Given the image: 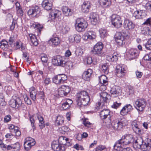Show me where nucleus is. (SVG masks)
<instances>
[{
    "label": "nucleus",
    "instance_id": "nucleus-1",
    "mask_svg": "<svg viewBox=\"0 0 151 151\" xmlns=\"http://www.w3.org/2000/svg\"><path fill=\"white\" fill-rule=\"evenodd\" d=\"M76 101L78 105L80 106L87 105L90 101L88 93L84 91L79 92L76 96Z\"/></svg>",
    "mask_w": 151,
    "mask_h": 151
},
{
    "label": "nucleus",
    "instance_id": "nucleus-2",
    "mask_svg": "<svg viewBox=\"0 0 151 151\" xmlns=\"http://www.w3.org/2000/svg\"><path fill=\"white\" fill-rule=\"evenodd\" d=\"M134 141L133 135L131 134H125L121 138L117 141L114 145L127 146L132 145Z\"/></svg>",
    "mask_w": 151,
    "mask_h": 151
},
{
    "label": "nucleus",
    "instance_id": "nucleus-3",
    "mask_svg": "<svg viewBox=\"0 0 151 151\" xmlns=\"http://www.w3.org/2000/svg\"><path fill=\"white\" fill-rule=\"evenodd\" d=\"M88 26L87 22L83 18H78L76 20L75 28L76 30L78 32L84 31Z\"/></svg>",
    "mask_w": 151,
    "mask_h": 151
},
{
    "label": "nucleus",
    "instance_id": "nucleus-4",
    "mask_svg": "<svg viewBox=\"0 0 151 151\" xmlns=\"http://www.w3.org/2000/svg\"><path fill=\"white\" fill-rule=\"evenodd\" d=\"M36 118L39 121V126L40 128L41 129H43L45 127L43 118L40 114L37 113L34 114L32 116L29 117L30 121L31 123V126L33 127V129L34 130L35 129L34 124Z\"/></svg>",
    "mask_w": 151,
    "mask_h": 151
},
{
    "label": "nucleus",
    "instance_id": "nucleus-5",
    "mask_svg": "<svg viewBox=\"0 0 151 151\" xmlns=\"http://www.w3.org/2000/svg\"><path fill=\"white\" fill-rule=\"evenodd\" d=\"M111 112L109 109H104L100 112L101 118L106 123L109 124L111 122Z\"/></svg>",
    "mask_w": 151,
    "mask_h": 151
},
{
    "label": "nucleus",
    "instance_id": "nucleus-6",
    "mask_svg": "<svg viewBox=\"0 0 151 151\" xmlns=\"http://www.w3.org/2000/svg\"><path fill=\"white\" fill-rule=\"evenodd\" d=\"M52 62L54 65L63 67L65 66L66 63L65 58L59 55L54 56L52 60Z\"/></svg>",
    "mask_w": 151,
    "mask_h": 151
},
{
    "label": "nucleus",
    "instance_id": "nucleus-7",
    "mask_svg": "<svg viewBox=\"0 0 151 151\" xmlns=\"http://www.w3.org/2000/svg\"><path fill=\"white\" fill-rule=\"evenodd\" d=\"M146 105V101L143 99L136 100L134 104L135 108L138 111H142L144 110Z\"/></svg>",
    "mask_w": 151,
    "mask_h": 151
},
{
    "label": "nucleus",
    "instance_id": "nucleus-8",
    "mask_svg": "<svg viewBox=\"0 0 151 151\" xmlns=\"http://www.w3.org/2000/svg\"><path fill=\"white\" fill-rule=\"evenodd\" d=\"M112 25L116 28L120 27L122 25V21L120 17L117 14H113L111 17Z\"/></svg>",
    "mask_w": 151,
    "mask_h": 151
},
{
    "label": "nucleus",
    "instance_id": "nucleus-9",
    "mask_svg": "<svg viewBox=\"0 0 151 151\" xmlns=\"http://www.w3.org/2000/svg\"><path fill=\"white\" fill-rule=\"evenodd\" d=\"M36 143L35 139L30 137H27L24 140V149L26 151L29 150Z\"/></svg>",
    "mask_w": 151,
    "mask_h": 151
},
{
    "label": "nucleus",
    "instance_id": "nucleus-10",
    "mask_svg": "<svg viewBox=\"0 0 151 151\" xmlns=\"http://www.w3.org/2000/svg\"><path fill=\"white\" fill-rule=\"evenodd\" d=\"M67 76L65 74H59L55 76L52 78L53 82L56 84L63 83L67 80Z\"/></svg>",
    "mask_w": 151,
    "mask_h": 151
},
{
    "label": "nucleus",
    "instance_id": "nucleus-11",
    "mask_svg": "<svg viewBox=\"0 0 151 151\" xmlns=\"http://www.w3.org/2000/svg\"><path fill=\"white\" fill-rule=\"evenodd\" d=\"M9 105L11 107L16 109H18L22 104L21 100L18 97L12 99L9 101Z\"/></svg>",
    "mask_w": 151,
    "mask_h": 151
},
{
    "label": "nucleus",
    "instance_id": "nucleus-12",
    "mask_svg": "<svg viewBox=\"0 0 151 151\" xmlns=\"http://www.w3.org/2000/svg\"><path fill=\"white\" fill-rule=\"evenodd\" d=\"M71 91L69 86L62 85L58 90V95L60 97L67 96Z\"/></svg>",
    "mask_w": 151,
    "mask_h": 151
},
{
    "label": "nucleus",
    "instance_id": "nucleus-13",
    "mask_svg": "<svg viewBox=\"0 0 151 151\" xmlns=\"http://www.w3.org/2000/svg\"><path fill=\"white\" fill-rule=\"evenodd\" d=\"M111 124L114 129L120 130L126 125L125 121L124 119H122L120 121H114Z\"/></svg>",
    "mask_w": 151,
    "mask_h": 151
},
{
    "label": "nucleus",
    "instance_id": "nucleus-14",
    "mask_svg": "<svg viewBox=\"0 0 151 151\" xmlns=\"http://www.w3.org/2000/svg\"><path fill=\"white\" fill-rule=\"evenodd\" d=\"M61 14V12L60 11L55 9H53L49 14L47 22H51L54 21L56 18L60 17Z\"/></svg>",
    "mask_w": 151,
    "mask_h": 151
},
{
    "label": "nucleus",
    "instance_id": "nucleus-15",
    "mask_svg": "<svg viewBox=\"0 0 151 151\" xmlns=\"http://www.w3.org/2000/svg\"><path fill=\"white\" fill-rule=\"evenodd\" d=\"M127 68L124 65H117L116 67V76L119 77H123L127 73Z\"/></svg>",
    "mask_w": 151,
    "mask_h": 151
},
{
    "label": "nucleus",
    "instance_id": "nucleus-16",
    "mask_svg": "<svg viewBox=\"0 0 151 151\" xmlns=\"http://www.w3.org/2000/svg\"><path fill=\"white\" fill-rule=\"evenodd\" d=\"M103 45L101 42H98L94 46L92 52L94 54L100 55L101 54Z\"/></svg>",
    "mask_w": 151,
    "mask_h": 151
},
{
    "label": "nucleus",
    "instance_id": "nucleus-17",
    "mask_svg": "<svg viewBox=\"0 0 151 151\" xmlns=\"http://www.w3.org/2000/svg\"><path fill=\"white\" fill-rule=\"evenodd\" d=\"M116 42L119 45H122L125 43L124 36L120 32H117L115 35Z\"/></svg>",
    "mask_w": 151,
    "mask_h": 151
},
{
    "label": "nucleus",
    "instance_id": "nucleus-18",
    "mask_svg": "<svg viewBox=\"0 0 151 151\" xmlns=\"http://www.w3.org/2000/svg\"><path fill=\"white\" fill-rule=\"evenodd\" d=\"M52 147L55 151H64L65 149L64 146H62L57 141H53L51 145Z\"/></svg>",
    "mask_w": 151,
    "mask_h": 151
},
{
    "label": "nucleus",
    "instance_id": "nucleus-19",
    "mask_svg": "<svg viewBox=\"0 0 151 151\" xmlns=\"http://www.w3.org/2000/svg\"><path fill=\"white\" fill-rule=\"evenodd\" d=\"M40 11V9L39 7L36 6L30 9L27 12V14L29 16L35 17L37 16Z\"/></svg>",
    "mask_w": 151,
    "mask_h": 151
},
{
    "label": "nucleus",
    "instance_id": "nucleus-20",
    "mask_svg": "<svg viewBox=\"0 0 151 151\" xmlns=\"http://www.w3.org/2000/svg\"><path fill=\"white\" fill-rule=\"evenodd\" d=\"M96 37V33L93 31H88L85 33L83 36V39L87 40L88 39L93 40Z\"/></svg>",
    "mask_w": 151,
    "mask_h": 151
},
{
    "label": "nucleus",
    "instance_id": "nucleus-21",
    "mask_svg": "<svg viewBox=\"0 0 151 151\" xmlns=\"http://www.w3.org/2000/svg\"><path fill=\"white\" fill-rule=\"evenodd\" d=\"M123 26L126 30H132L135 27V25L132 22L127 19H125Z\"/></svg>",
    "mask_w": 151,
    "mask_h": 151
},
{
    "label": "nucleus",
    "instance_id": "nucleus-22",
    "mask_svg": "<svg viewBox=\"0 0 151 151\" xmlns=\"http://www.w3.org/2000/svg\"><path fill=\"white\" fill-rule=\"evenodd\" d=\"M138 54V51L136 49L131 48L129 51L128 56L129 60H132L137 58Z\"/></svg>",
    "mask_w": 151,
    "mask_h": 151
},
{
    "label": "nucleus",
    "instance_id": "nucleus-23",
    "mask_svg": "<svg viewBox=\"0 0 151 151\" xmlns=\"http://www.w3.org/2000/svg\"><path fill=\"white\" fill-rule=\"evenodd\" d=\"M120 91L119 86H114L111 88L110 93L112 97H116L118 96Z\"/></svg>",
    "mask_w": 151,
    "mask_h": 151
},
{
    "label": "nucleus",
    "instance_id": "nucleus-24",
    "mask_svg": "<svg viewBox=\"0 0 151 151\" xmlns=\"http://www.w3.org/2000/svg\"><path fill=\"white\" fill-rule=\"evenodd\" d=\"M151 147V141L150 139H147V141L144 142L141 145V148L143 151L149 150Z\"/></svg>",
    "mask_w": 151,
    "mask_h": 151
},
{
    "label": "nucleus",
    "instance_id": "nucleus-25",
    "mask_svg": "<svg viewBox=\"0 0 151 151\" xmlns=\"http://www.w3.org/2000/svg\"><path fill=\"white\" fill-rule=\"evenodd\" d=\"M92 70L88 69L86 71H85L82 75V77L83 79L85 81H89L90 80L92 73Z\"/></svg>",
    "mask_w": 151,
    "mask_h": 151
},
{
    "label": "nucleus",
    "instance_id": "nucleus-26",
    "mask_svg": "<svg viewBox=\"0 0 151 151\" xmlns=\"http://www.w3.org/2000/svg\"><path fill=\"white\" fill-rule=\"evenodd\" d=\"M91 7L90 3L89 2H84L81 6V11L86 13H88Z\"/></svg>",
    "mask_w": 151,
    "mask_h": 151
},
{
    "label": "nucleus",
    "instance_id": "nucleus-27",
    "mask_svg": "<svg viewBox=\"0 0 151 151\" xmlns=\"http://www.w3.org/2000/svg\"><path fill=\"white\" fill-rule=\"evenodd\" d=\"M20 148V145L18 142H17L14 144L8 145L7 147V150H12V151H19Z\"/></svg>",
    "mask_w": 151,
    "mask_h": 151
},
{
    "label": "nucleus",
    "instance_id": "nucleus-28",
    "mask_svg": "<svg viewBox=\"0 0 151 151\" xmlns=\"http://www.w3.org/2000/svg\"><path fill=\"white\" fill-rule=\"evenodd\" d=\"M144 142L142 138L140 136L137 138L136 139L134 138V141L132 145L133 146H135L137 148H140L141 145Z\"/></svg>",
    "mask_w": 151,
    "mask_h": 151
},
{
    "label": "nucleus",
    "instance_id": "nucleus-29",
    "mask_svg": "<svg viewBox=\"0 0 151 151\" xmlns=\"http://www.w3.org/2000/svg\"><path fill=\"white\" fill-rule=\"evenodd\" d=\"M49 42L52 46L55 47L60 44V40L58 37H55L51 38Z\"/></svg>",
    "mask_w": 151,
    "mask_h": 151
},
{
    "label": "nucleus",
    "instance_id": "nucleus-30",
    "mask_svg": "<svg viewBox=\"0 0 151 151\" xmlns=\"http://www.w3.org/2000/svg\"><path fill=\"white\" fill-rule=\"evenodd\" d=\"M42 6L47 10H51L52 7V4L49 1V0H44L42 3Z\"/></svg>",
    "mask_w": 151,
    "mask_h": 151
},
{
    "label": "nucleus",
    "instance_id": "nucleus-31",
    "mask_svg": "<svg viewBox=\"0 0 151 151\" xmlns=\"http://www.w3.org/2000/svg\"><path fill=\"white\" fill-rule=\"evenodd\" d=\"M59 142L61 145H65L70 146V144L69 142L68 139L65 137L61 136L59 137L58 139Z\"/></svg>",
    "mask_w": 151,
    "mask_h": 151
},
{
    "label": "nucleus",
    "instance_id": "nucleus-32",
    "mask_svg": "<svg viewBox=\"0 0 151 151\" xmlns=\"http://www.w3.org/2000/svg\"><path fill=\"white\" fill-rule=\"evenodd\" d=\"M30 97L33 101L36 99V96L37 95V91L33 87H31L29 90Z\"/></svg>",
    "mask_w": 151,
    "mask_h": 151
},
{
    "label": "nucleus",
    "instance_id": "nucleus-33",
    "mask_svg": "<svg viewBox=\"0 0 151 151\" xmlns=\"http://www.w3.org/2000/svg\"><path fill=\"white\" fill-rule=\"evenodd\" d=\"M118 55L116 53H114L111 55H107L106 60L109 61H116L118 59Z\"/></svg>",
    "mask_w": 151,
    "mask_h": 151
},
{
    "label": "nucleus",
    "instance_id": "nucleus-34",
    "mask_svg": "<svg viewBox=\"0 0 151 151\" xmlns=\"http://www.w3.org/2000/svg\"><path fill=\"white\" fill-rule=\"evenodd\" d=\"M122 145H114V149L117 151H132L129 147L123 148Z\"/></svg>",
    "mask_w": 151,
    "mask_h": 151
},
{
    "label": "nucleus",
    "instance_id": "nucleus-35",
    "mask_svg": "<svg viewBox=\"0 0 151 151\" xmlns=\"http://www.w3.org/2000/svg\"><path fill=\"white\" fill-rule=\"evenodd\" d=\"M141 33L145 35L151 36V28L147 27H145L141 29Z\"/></svg>",
    "mask_w": 151,
    "mask_h": 151
},
{
    "label": "nucleus",
    "instance_id": "nucleus-36",
    "mask_svg": "<svg viewBox=\"0 0 151 151\" xmlns=\"http://www.w3.org/2000/svg\"><path fill=\"white\" fill-rule=\"evenodd\" d=\"M97 16L96 14L95 13H91L90 14L89 18L91 24L93 25H95L96 23Z\"/></svg>",
    "mask_w": 151,
    "mask_h": 151
},
{
    "label": "nucleus",
    "instance_id": "nucleus-37",
    "mask_svg": "<svg viewBox=\"0 0 151 151\" xmlns=\"http://www.w3.org/2000/svg\"><path fill=\"white\" fill-rule=\"evenodd\" d=\"M62 9L63 14L66 16H70L72 14L71 9L68 8L67 6H63L62 7Z\"/></svg>",
    "mask_w": 151,
    "mask_h": 151
},
{
    "label": "nucleus",
    "instance_id": "nucleus-38",
    "mask_svg": "<svg viewBox=\"0 0 151 151\" xmlns=\"http://www.w3.org/2000/svg\"><path fill=\"white\" fill-rule=\"evenodd\" d=\"M31 42V45L36 46L38 44L37 39L36 36L33 34H29V35Z\"/></svg>",
    "mask_w": 151,
    "mask_h": 151
},
{
    "label": "nucleus",
    "instance_id": "nucleus-39",
    "mask_svg": "<svg viewBox=\"0 0 151 151\" xmlns=\"http://www.w3.org/2000/svg\"><path fill=\"white\" fill-rule=\"evenodd\" d=\"M99 82L103 85H107L108 84V79L105 75H102L99 78Z\"/></svg>",
    "mask_w": 151,
    "mask_h": 151
},
{
    "label": "nucleus",
    "instance_id": "nucleus-40",
    "mask_svg": "<svg viewBox=\"0 0 151 151\" xmlns=\"http://www.w3.org/2000/svg\"><path fill=\"white\" fill-rule=\"evenodd\" d=\"M101 5L104 8L109 7L111 4L110 0H99Z\"/></svg>",
    "mask_w": 151,
    "mask_h": 151
},
{
    "label": "nucleus",
    "instance_id": "nucleus-41",
    "mask_svg": "<svg viewBox=\"0 0 151 151\" xmlns=\"http://www.w3.org/2000/svg\"><path fill=\"white\" fill-rule=\"evenodd\" d=\"M143 10H142L135 11L133 14V16L136 19H142L143 18V17L144 16V14H143Z\"/></svg>",
    "mask_w": 151,
    "mask_h": 151
},
{
    "label": "nucleus",
    "instance_id": "nucleus-42",
    "mask_svg": "<svg viewBox=\"0 0 151 151\" xmlns=\"http://www.w3.org/2000/svg\"><path fill=\"white\" fill-rule=\"evenodd\" d=\"M64 122L63 117L60 116H58L57 117L55 122V124L56 125L58 126L62 125Z\"/></svg>",
    "mask_w": 151,
    "mask_h": 151
},
{
    "label": "nucleus",
    "instance_id": "nucleus-43",
    "mask_svg": "<svg viewBox=\"0 0 151 151\" xmlns=\"http://www.w3.org/2000/svg\"><path fill=\"white\" fill-rule=\"evenodd\" d=\"M0 47L4 50H6L8 48V42L2 41L0 43Z\"/></svg>",
    "mask_w": 151,
    "mask_h": 151
},
{
    "label": "nucleus",
    "instance_id": "nucleus-44",
    "mask_svg": "<svg viewBox=\"0 0 151 151\" xmlns=\"http://www.w3.org/2000/svg\"><path fill=\"white\" fill-rule=\"evenodd\" d=\"M101 99H103L105 102H106L108 99V98L109 97V95L108 93L105 92H101L100 94Z\"/></svg>",
    "mask_w": 151,
    "mask_h": 151
},
{
    "label": "nucleus",
    "instance_id": "nucleus-45",
    "mask_svg": "<svg viewBox=\"0 0 151 151\" xmlns=\"http://www.w3.org/2000/svg\"><path fill=\"white\" fill-rule=\"evenodd\" d=\"M99 32L100 37L102 38H104L107 36L106 31L105 29H101L99 30Z\"/></svg>",
    "mask_w": 151,
    "mask_h": 151
},
{
    "label": "nucleus",
    "instance_id": "nucleus-46",
    "mask_svg": "<svg viewBox=\"0 0 151 151\" xmlns=\"http://www.w3.org/2000/svg\"><path fill=\"white\" fill-rule=\"evenodd\" d=\"M70 28L67 26H63L60 28V30L63 34L67 33L69 31Z\"/></svg>",
    "mask_w": 151,
    "mask_h": 151
},
{
    "label": "nucleus",
    "instance_id": "nucleus-47",
    "mask_svg": "<svg viewBox=\"0 0 151 151\" xmlns=\"http://www.w3.org/2000/svg\"><path fill=\"white\" fill-rule=\"evenodd\" d=\"M8 128L10 130V132L12 133H14V132L18 129V127L12 124H10L8 125Z\"/></svg>",
    "mask_w": 151,
    "mask_h": 151
},
{
    "label": "nucleus",
    "instance_id": "nucleus-48",
    "mask_svg": "<svg viewBox=\"0 0 151 151\" xmlns=\"http://www.w3.org/2000/svg\"><path fill=\"white\" fill-rule=\"evenodd\" d=\"M36 97L38 99H42V100H44L45 98L44 92L43 91L39 92L37 94Z\"/></svg>",
    "mask_w": 151,
    "mask_h": 151
},
{
    "label": "nucleus",
    "instance_id": "nucleus-49",
    "mask_svg": "<svg viewBox=\"0 0 151 151\" xmlns=\"http://www.w3.org/2000/svg\"><path fill=\"white\" fill-rule=\"evenodd\" d=\"M40 59L44 65V63H46L48 60L47 56L45 54H42L40 55Z\"/></svg>",
    "mask_w": 151,
    "mask_h": 151
},
{
    "label": "nucleus",
    "instance_id": "nucleus-50",
    "mask_svg": "<svg viewBox=\"0 0 151 151\" xmlns=\"http://www.w3.org/2000/svg\"><path fill=\"white\" fill-rule=\"evenodd\" d=\"M145 47L147 50H151V38L148 40L145 44Z\"/></svg>",
    "mask_w": 151,
    "mask_h": 151
},
{
    "label": "nucleus",
    "instance_id": "nucleus-51",
    "mask_svg": "<svg viewBox=\"0 0 151 151\" xmlns=\"http://www.w3.org/2000/svg\"><path fill=\"white\" fill-rule=\"evenodd\" d=\"M106 147L105 146L99 145L97 146L95 149L96 151H105Z\"/></svg>",
    "mask_w": 151,
    "mask_h": 151
},
{
    "label": "nucleus",
    "instance_id": "nucleus-52",
    "mask_svg": "<svg viewBox=\"0 0 151 151\" xmlns=\"http://www.w3.org/2000/svg\"><path fill=\"white\" fill-rule=\"evenodd\" d=\"M135 128H133L132 129L134 132L136 134H140L141 133V129L139 128V125L135 127Z\"/></svg>",
    "mask_w": 151,
    "mask_h": 151
},
{
    "label": "nucleus",
    "instance_id": "nucleus-53",
    "mask_svg": "<svg viewBox=\"0 0 151 151\" xmlns=\"http://www.w3.org/2000/svg\"><path fill=\"white\" fill-rule=\"evenodd\" d=\"M135 128H133L132 129L134 132L136 134H140L141 133V129L139 128V125L135 127Z\"/></svg>",
    "mask_w": 151,
    "mask_h": 151
},
{
    "label": "nucleus",
    "instance_id": "nucleus-54",
    "mask_svg": "<svg viewBox=\"0 0 151 151\" xmlns=\"http://www.w3.org/2000/svg\"><path fill=\"white\" fill-rule=\"evenodd\" d=\"M84 125L88 128L90 127L92 124L88 121V119H85L83 121Z\"/></svg>",
    "mask_w": 151,
    "mask_h": 151
},
{
    "label": "nucleus",
    "instance_id": "nucleus-55",
    "mask_svg": "<svg viewBox=\"0 0 151 151\" xmlns=\"http://www.w3.org/2000/svg\"><path fill=\"white\" fill-rule=\"evenodd\" d=\"M24 101L25 103L27 104L30 105L32 104L31 100L28 97L27 95H25L24 96Z\"/></svg>",
    "mask_w": 151,
    "mask_h": 151
},
{
    "label": "nucleus",
    "instance_id": "nucleus-56",
    "mask_svg": "<svg viewBox=\"0 0 151 151\" xmlns=\"http://www.w3.org/2000/svg\"><path fill=\"white\" fill-rule=\"evenodd\" d=\"M23 59L26 60L27 62L30 63V61L29 59V56L26 52H24L23 54Z\"/></svg>",
    "mask_w": 151,
    "mask_h": 151
},
{
    "label": "nucleus",
    "instance_id": "nucleus-57",
    "mask_svg": "<svg viewBox=\"0 0 151 151\" xmlns=\"http://www.w3.org/2000/svg\"><path fill=\"white\" fill-rule=\"evenodd\" d=\"M77 56H81L83 54L82 50L81 49L78 48L76 50L75 52Z\"/></svg>",
    "mask_w": 151,
    "mask_h": 151
},
{
    "label": "nucleus",
    "instance_id": "nucleus-58",
    "mask_svg": "<svg viewBox=\"0 0 151 151\" xmlns=\"http://www.w3.org/2000/svg\"><path fill=\"white\" fill-rule=\"evenodd\" d=\"M121 105V103H118L116 101L114 102L113 105L111 106V107L115 109H117Z\"/></svg>",
    "mask_w": 151,
    "mask_h": 151
},
{
    "label": "nucleus",
    "instance_id": "nucleus-59",
    "mask_svg": "<svg viewBox=\"0 0 151 151\" xmlns=\"http://www.w3.org/2000/svg\"><path fill=\"white\" fill-rule=\"evenodd\" d=\"M128 113V112L126 110L125 107H123L120 111V114L122 116H124L127 115Z\"/></svg>",
    "mask_w": 151,
    "mask_h": 151
},
{
    "label": "nucleus",
    "instance_id": "nucleus-60",
    "mask_svg": "<svg viewBox=\"0 0 151 151\" xmlns=\"http://www.w3.org/2000/svg\"><path fill=\"white\" fill-rule=\"evenodd\" d=\"M124 107H125L126 110L128 113L132 111L133 109L132 106L130 104H127Z\"/></svg>",
    "mask_w": 151,
    "mask_h": 151
},
{
    "label": "nucleus",
    "instance_id": "nucleus-61",
    "mask_svg": "<svg viewBox=\"0 0 151 151\" xmlns=\"http://www.w3.org/2000/svg\"><path fill=\"white\" fill-rule=\"evenodd\" d=\"M102 68L103 72L105 73L108 72V66L106 64H104L102 65Z\"/></svg>",
    "mask_w": 151,
    "mask_h": 151
},
{
    "label": "nucleus",
    "instance_id": "nucleus-62",
    "mask_svg": "<svg viewBox=\"0 0 151 151\" xmlns=\"http://www.w3.org/2000/svg\"><path fill=\"white\" fill-rule=\"evenodd\" d=\"M11 116L9 115L5 116L4 118V121L5 122H8L11 121Z\"/></svg>",
    "mask_w": 151,
    "mask_h": 151
},
{
    "label": "nucleus",
    "instance_id": "nucleus-63",
    "mask_svg": "<svg viewBox=\"0 0 151 151\" xmlns=\"http://www.w3.org/2000/svg\"><path fill=\"white\" fill-rule=\"evenodd\" d=\"M75 41L76 42H79L81 39V37L79 35H74Z\"/></svg>",
    "mask_w": 151,
    "mask_h": 151
},
{
    "label": "nucleus",
    "instance_id": "nucleus-64",
    "mask_svg": "<svg viewBox=\"0 0 151 151\" xmlns=\"http://www.w3.org/2000/svg\"><path fill=\"white\" fill-rule=\"evenodd\" d=\"M70 107V106H69L66 102L63 103L62 104V107L63 109H69Z\"/></svg>",
    "mask_w": 151,
    "mask_h": 151
}]
</instances>
